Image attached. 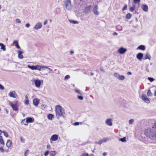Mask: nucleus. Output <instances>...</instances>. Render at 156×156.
Returning <instances> with one entry per match:
<instances>
[{"instance_id": "1", "label": "nucleus", "mask_w": 156, "mask_h": 156, "mask_svg": "<svg viewBox=\"0 0 156 156\" xmlns=\"http://www.w3.org/2000/svg\"><path fill=\"white\" fill-rule=\"evenodd\" d=\"M55 113L57 117L59 119L60 116L63 118L65 117V114L62 107L60 105H57L55 108Z\"/></svg>"}, {"instance_id": "2", "label": "nucleus", "mask_w": 156, "mask_h": 156, "mask_svg": "<svg viewBox=\"0 0 156 156\" xmlns=\"http://www.w3.org/2000/svg\"><path fill=\"white\" fill-rule=\"evenodd\" d=\"M144 134L147 137H148L151 139L153 138V136L154 132L150 128H148L146 129L144 132Z\"/></svg>"}, {"instance_id": "3", "label": "nucleus", "mask_w": 156, "mask_h": 156, "mask_svg": "<svg viewBox=\"0 0 156 156\" xmlns=\"http://www.w3.org/2000/svg\"><path fill=\"white\" fill-rule=\"evenodd\" d=\"M17 103L18 102L17 101H15L12 102H9V104L12 108L13 110L15 111H18L19 106Z\"/></svg>"}, {"instance_id": "4", "label": "nucleus", "mask_w": 156, "mask_h": 156, "mask_svg": "<svg viewBox=\"0 0 156 156\" xmlns=\"http://www.w3.org/2000/svg\"><path fill=\"white\" fill-rule=\"evenodd\" d=\"M65 6L66 9L69 11H71L72 9L70 0H66L64 2Z\"/></svg>"}, {"instance_id": "5", "label": "nucleus", "mask_w": 156, "mask_h": 156, "mask_svg": "<svg viewBox=\"0 0 156 156\" xmlns=\"http://www.w3.org/2000/svg\"><path fill=\"white\" fill-rule=\"evenodd\" d=\"M114 76L119 80H123L125 79V76L122 75L115 73H114Z\"/></svg>"}, {"instance_id": "6", "label": "nucleus", "mask_w": 156, "mask_h": 156, "mask_svg": "<svg viewBox=\"0 0 156 156\" xmlns=\"http://www.w3.org/2000/svg\"><path fill=\"white\" fill-rule=\"evenodd\" d=\"M42 23L40 22H38L35 24L34 28L35 30H38L41 28L42 27Z\"/></svg>"}, {"instance_id": "7", "label": "nucleus", "mask_w": 156, "mask_h": 156, "mask_svg": "<svg viewBox=\"0 0 156 156\" xmlns=\"http://www.w3.org/2000/svg\"><path fill=\"white\" fill-rule=\"evenodd\" d=\"M58 135L57 134L53 135L51 136L50 139V143H51L52 141H55L58 140Z\"/></svg>"}, {"instance_id": "8", "label": "nucleus", "mask_w": 156, "mask_h": 156, "mask_svg": "<svg viewBox=\"0 0 156 156\" xmlns=\"http://www.w3.org/2000/svg\"><path fill=\"white\" fill-rule=\"evenodd\" d=\"M142 100L144 101L146 103L149 104L150 103L149 99L147 98V95L145 94H143L142 96Z\"/></svg>"}, {"instance_id": "9", "label": "nucleus", "mask_w": 156, "mask_h": 156, "mask_svg": "<svg viewBox=\"0 0 156 156\" xmlns=\"http://www.w3.org/2000/svg\"><path fill=\"white\" fill-rule=\"evenodd\" d=\"M126 51L127 49L126 48L121 47L118 50V52L121 54H123Z\"/></svg>"}, {"instance_id": "10", "label": "nucleus", "mask_w": 156, "mask_h": 156, "mask_svg": "<svg viewBox=\"0 0 156 156\" xmlns=\"http://www.w3.org/2000/svg\"><path fill=\"white\" fill-rule=\"evenodd\" d=\"M35 87L37 88L40 87L41 85V81L39 80H36L34 81Z\"/></svg>"}, {"instance_id": "11", "label": "nucleus", "mask_w": 156, "mask_h": 156, "mask_svg": "<svg viewBox=\"0 0 156 156\" xmlns=\"http://www.w3.org/2000/svg\"><path fill=\"white\" fill-rule=\"evenodd\" d=\"M9 94L10 97L13 98H16L17 96V94L15 91L10 92Z\"/></svg>"}, {"instance_id": "12", "label": "nucleus", "mask_w": 156, "mask_h": 156, "mask_svg": "<svg viewBox=\"0 0 156 156\" xmlns=\"http://www.w3.org/2000/svg\"><path fill=\"white\" fill-rule=\"evenodd\" d=\"M112 119H106L105 121L106 124L109 126H111L112 125Z\"/></svg>"}, {"instance_id": "13", "label": "nucleus", "mask_w": 156, "mask_h": 156, "mask_svg": "<svg viewBox=\"0 0 156 156\" xmlns=\"http://www.w3.org/2000/svg\"><path fill=\"white\" fill-rule=\"evenodd\" d=\"M40 102V100L39 99L37 98H34L33 100V104L35 106H38Z\"/></svg>"}, {"instance_id": "14", "label": "nucleus", "mask_w": 156, "mask_h": 156, "mask_svg": "<svg viewBox=\"0 0 156 156\" xmlns=\"http://www.w3.org/2000/svg\"><path fill=\"white\" fill-rule=\"evenodd\" d=\"M141 8L142 10L145 12H147L148 11V7L146 5H142L141 6Z\"/></svg>"}, {"instance_id": "15", "label": "nucleus", "mask_w": 156, "mask_h": 156, "mask_svg": "<svg viewBox=\"0 0 156 156\" xmlns=\"http://www.w3.org/2000/svg\"><path fill=\"white\" fill-rule=\"evenodd\" d=\"M45 66H41L40 65H36V70L41 71L42 69H45Z\"/></svg>"}, {"instance_id": "16", "label": "nucleus", "mask_w": 156, "mask_h": 156, "mask_svg": "<svg viewBox=\"0 0 156 156\" xmlns=\"http://www.w3.org/2000/svg\"><path fill=\"white\" fill-rule=\"evenodd\" d=\"M98 6L97 5H95L93 9L94 13L96 15H98L99 13L98 11Z\"/></svg>"}, {"instance_id": "17", "label": "nucleus", "mask_w": 156, "mask_h": 156, "mask_svg": "<svg viewBox=\"0 0 156 156\" xmlns=\"http://www.w3.org/2000/svg\"><path fill=\"white\" fill-rule=\"evenodd\" d=\"M34 122V119L33 118L27 117L26 118V122L27 123H31Z\"/></svg>"}, {"instance_id": "18", "label": "nucleus", "mask_w": 156, "mask_h": 156, "mask_svg": "<svg viewBox=\"0 0 156 156\" xmlns=\"http://www.w3.org/2000/svg\"><path fill=\"white\" fill-rule=\"evenodd\" d=\"M143 56L142 53H139L136 55V58L139 60H140Z\"/></svg>"}, {"instance_id": "19", "label": "nucleus", "mask_w": 156, "mask_h": 156, "mask_svg": "<svg viewBox=\"0 0 156 156\" xmlns=\"http://www.w3.org/2000/svg\"><path fill=\"white\" fill-rule=\"evenodd\" d=\"M12 44L13 45L15 46L17 48L19 49L20 48V47L18 44V42L17 41H14L13 42Z\"/></svg>"}, {"instance_id": "20", "label": "nucleus", "mask_w": 156, "mask_h": 156, "mask_svg": "<svg viewBox=\"0 0 156 156\" xmlns=\"http://www.w3.org/2000/svg\"><path fill=\"white\" fill-rule=\"evenodd\" d=\"M151 58V57L150 55L148 53H147L145 56V58H144V60H146L148 59L150 60Z\"/></svg>"}, {"instance_id": "21", "label": "nucleus", "mask_w": 156, "mask_h": 156, "mask_svg": "<svg viewBox=\"0 0 156 156\" xmlns=\"http://www.w3.org/2000/svg\"><path fill=\"white\" fill-rule=\"evenodd\" d=\"M12 142L10 140H8L7 141L6 145L8 147H10L12 145Z\"/></svg>"}, {"instance_id": "22", "label": "nucleus", "mask_w": 156, "mask_h": 156, "mask_svg": "<svg viewBox=\"0 0 156 156\" xmlns=\"http://www.w3.org/2000/svg\"><path fill=\"white\" fill-rule=\"evenodd\" d=\"M57 154V152L56 151H50L49 155L50 156H55Z\"/></svg>"}, {"instance_id": "23", "label": "nucleus", "mask_w": 156, "mask_h": 156, "mask_svg": "<svg viewBox=\"0 0 156 156\" xmlns=\"http://www.w3.org/2000/svg\"><path fill=\"white\" fill-rule=\"evenodd\" d=\"M22 51H19L18 57L19 58L22 59L23 58V56L22 55Z\"/></svg>"}, {"instance_id": "24", "label": "nucleus", "mask_w": 156, "mask_h": 156, "mask_svg": "<svg viewBox=\"0 0 156 156\" xmlns=\"http://www.w3.org/2000/svg\"><path fill=\"white\" fill-rule=\"evenodd\" d=\"M25 98V99L24 101V104L26 105H28L29 104V100L28 98V97L27 95H26Z\"/></svg>"}, {"instance_id": "25", "label": "nucleus", "mask_w": 156, "mask_h": 156, "mask_svg": "<svg viewBox=\"0 0 156 156\" xmlns=\"http://www.w3.org/2000/svg\"><path fill=\"white\" fill-rule=\"evenodd\" d=\"M135 8V5L134 4H133V6L132 7H130L129 9V10L131 12H133Z\"/></svg>"}, {"instance_id": "26", "label": "nucleus", "mask_w": 156, "mask_h": 156, "mask_svg": "<svg viewBox=\"0 0 156 156\" xmlns=\"http://www.w3.org/2000/svg\"><path fill=\"white\" fill-rule=\"evenodd\" d=\"M137 49H138L140 50H145V48L144 45H140L138 46V47L137 48Z\"/></svg>"}, {"instance_id": "27", "label": "nucleus", "mask_w": 156, "mask_h": 156, "mask_svg": "<svg viewBox=\"0 0 156 156\" xmlns=\"http://www.w3.org/2000/svg\"><path fill=\"white\" fill-rule=\"evenodd\" d=\"M0 46L1 47V49H3V51H5L6 49L5 45L2 43H0Z\"/></svg>"}, {"instance_id": "28", "label": "nucleus", "mask_w": 156, "mask_h": 156, "mask_svg": "<svg viewBox=\"0 0 156 156\" xmlns=\"http://www.w3.org/2000/svg\"><path fill=\"white\" fill-rule=\"evenodd\" d=\"M80 156H94V155L92 154H89L87 153H85L82 154Z\"/></svg>"}, {"instance_id": "29", "label": "nucleus", "mask_w": 156, "mask_h": 156, "mask_svg": "<svg viewBox=\"0 0 156 156\" xmlns=\"http://www.w3.org/2000/svg\"><path fill=\"white\" fill-rule=\"evenodd\" d=\"M47 118L49 119L52 120L53 118V115L51 114H49L48 115Z\"/></svg>"}, {"instance_id": "30", "label": "nucleus", "mask_w": 156, "mask_h": 156, "mask_svg": "<svg viewBox=\"0 0 156 156\" xmlns=\"http://www.w3.org/2000/svg\"><path fill=\"white\" fill-rule=\"evenodd\" d=\"M27 67L31 69L32 70H36V66H31L30 65H28Z\"/></svg>"}, {"instance_id": "31", "label": "nucleus", "mask_w": 156, "mask_h": 156, "mask_svg": "<svg viewBox=\"0 0 156 156\" xmlns=\"http://www.w3.org/2000/svg\"><path fill=\"white\" fill-rule=\"evenodd\" d=\"M131 16H132L131 14H130V13H128L126 15V18L127 19H129L131 18Z\"/></svg>"}, {"instance_id": "32", "label": "nucleus", "mask_w": 156, "mask_h": 156, "mask_svg": "<svg viewBox=\"0 0 156 156\" xmlns=\"http://www.w3.org/2000/svg\"><path fill=\"white\" fill-rule=\"evenodd\" d=\"M0 143L1 144L3 145L5 144L4 141L3 140L2 137L1 136H0Z\"/></svg>"}, {"instance_id": "33", "label": "nucleus", "mask_w": 156, "mask_h": 156, "mask_svg": "<svg viewBox=\"0 0 156 156\" xmlns=\"http://www.w3.org/2000/svg\"><path fill=\"white\" fill-rule=\"evenodd\" d=\"M70 22L73 24H77L78 23V22L77 21H74L72 20H69Z\"/></svg>"}, {"instance_id": "34", "label": "nucleus", "mask_w": 156, "mask_h": 156, "mask_svg": "<svg viewBox=\"0 0 156 156\" xmlns=\"http://www.w3.org/2000/svg\"><path fill=\"white\" fill-rule=\"evenodd\" d=\"M45 69H47L49 70V73H53V71L51 69L48 67L47 66H45Z\"/></svg>"}, {"instance_id": "35", "label": "nucleus", "mask_w": 156, "mask_h": 156, "mask_svg": "<svg viewBox=\"0 0 156 156\" xmlns=\"http://www.w3.org/2000/svg\"><path fill=\"white\" fill-rule=\"evenodd\" d=\"M126 137H124L122 138H121L119 139V140L122 141V142H124L126 141Z\"/></svg>"}, {"instance_id": "36", "label": "nucleus", "mask_w": 156, "mask_h": 156, "mask_svg": "<svg viewBox=\"0 0 156 156\" xmlns=\"http://www.w3.org/2000/svg\"><path fill=\"white\" fill-rule=\"evenodd\" d=\"M103 143H104V142H103V139H102V140H100L98 142H95V144H102Z\"/></svg>"}, {"instance_id": "37", "label": "nucleus", "mask_w": 156, "mask_h": 156, "mask_svg": "<svg viewBox=\"0 0 156 156\" xmlns=\"http://www.w3.org/2000/svg\"><path fill=\"white\" fill-rule=\"evenodd\" d=\"M147 95L149 96H151L152 95V93L151 92V91L150 90H149L147 92Z\"/></svg>"}, {"instance_id": "38", "label": "nucleus", "mask_w": 156, "mask_h": 156, "mask_svg": "<svg viewBox=\"0 0 156 156\" xmlns=\"http://www.w3.org/2000/svg\"><path fill=\"white\" fill-rule=\"evenodd\" d=\"M3 134L6 137H8V135L7 133L6 132H5V131H3Z\"/></svg>"}, {"instance_id": "39", "label": "nucleus", "mask_w": 156, "mask_h": 156, "mask_svg": "<svg viewBox=\"0 0 156 156\" xmlns=\"http://www.w3.org/2000/svg\"><path fill=\"white\" fill-rule=\"evenodd\" d=\"M103 140L104 142H106L108 141L109 140V139L108 138H105L102 139Z\"/></svg>"}, {"instance_id": "40", "label": "nucleus", "mask_w": 156, "mask_h": 156, "mask_svg": "<svg viewBox=\"0 0 156 156\" xmlns=\"http://www.w3.org/2000/svg\"><path fill=\"white\" fill-rule=\"evenodd\" d=\"M49 153L50 151H46L44 153V156H47L49 154Z\"/></svg>"}, {"instance_id": "41", "label": "nucleus", "mask_w": 156, "mask_h": 156, "mask_svg": "<svg viewBox=\"0 0 156 156\" xmlns=\"http://www.w3.org/2000/svg\"><path fill=\"white\" fill-rule=\"evenodd\" d=\"M117 29L119 31H121L122 30V27L120 26H117Z\"/></svg>"}, {"instance_id": "42", "label": "nucleus", "mask_w": 156, "mask_h": 156, "mask_svg": "<svg viewBox=\"0 0 156 156\" xmlns=\"http://www.w3.org/2000/svg\"><path fill=\"white\" fill-rule=\"evenodd\" d=\"M148 80H149L150 82H152L154 80V79L151 77H148Z\"/></svg>"}, {"instance_id": "43", "label": "nucleus", "mask_w": 156, "mask_h": 156, "mask_svg": "<svg viewBox=\"0 0 156 156\" xmlns=\"http://www.w3.org/2000/svg\"><path fill=\"white\" fill-rule=\"evenodd\" d=\"M29 153V151L28 150H27L24 153V156H27L28 154Z\"/></svg>"}, {"instance_id": "44", "label": "nucleus", "mask_w": 156, "mask_h": 156, "mask_svg": "<svg viewBox=\"0 0 156 156\" xmlns=\"http://www.w3.org/2000/svg\"><path fill=\"white\" fill-rule=\"evenodd\" d=\"M134 122V120L133 119H131L129 121V123L130 124H132Z\"/></svg>"}, {"instance_id": "45", "label": "nucleus", "mask_w": 156, "mask_h": 156, "mask_svg": "<svg viewBox=\"0 0 156 156\" xmlns=\"http://www.w3.org/2000/svg\"><path fill=\"white\" fill-rule=\"evenodd\" d=\"M77 98L78 99L81 100H83V97L82 96H78Z\"/></svg>"}, {"instance_id": "46", "label": "nucleus", "mask_w": 156, "mask_h": 156, "mask_svg": "<svg viewBox=\"0 0 156 156\" xmlns=\"http://www.w3.org/2000/svg\"><path fill=\"white\" fill-rule=\"evenodd\" d=\"M16 22L17 23H20L21 21L18 19H17L16 20Z\"/></svg>"}, {"instance_id": "47", "label": "nucleus", "mask_w": 156, "mask_h": 156, "mask_svg": "<svg viewBox=\"0 0 156 156\" xmlns=\"http://www.w3.org/2000/svg\"><path fill=\"white\" fill-rule=\"evenodd\" d=\"M127 5H125L124 7L122 8V10L123 11H124L126 10L127 9Z\"/></svg>"}, {"instance_id": "48", "label": "nucleus", "mask_w": 156, "mask_h": 156, "mask_svg": "<svg viewBox=\"0 0 156 156\" xmlns=\"http://www.w3.org/2000/svg\"><path fill=\"white\" fill-rule=\"evenodd\" d=\"M70 78V76L69 75H67L65 77V79H68Z\"/></svg>"}, {"instance_id": "49", "label": "nucleus", "mask_w": 156, "mask_h": 156, "mask_svg": "<svg viewBox=\"0 0 156 156\" xmlns=\"http://www.w3.org/2000/svg\"><path fill=\"white\" fill-rule=\"evenodd\" d=\"M75 91L76 93H78V94H81L80 92V90H77V89H75Z\"/></svg>"}, {"instance_id": "50", "label": "nucleus", "mask_w": 156, "mask_h": 156, "mask_svg": "<svg viewBox=\"0 0 156 156\" xmlns=\"http://www.w3.org/2000/svg\"><path fill=\"white\" fill-rule=\"evenodd\" d=\"M0 151L2 152H4L5 150L2 147H0Z\"/></svg>"}, {"instance_id": "51", "label": "nucleus", "mask_w": 156, "mask_h": 156, "mask_svg": "<svg viewBox=\"0 0 156 156\" xmlns=\"http://www.w3.org/2000/svg\"><path fill=\"white\" fill-rule=\"evenodd\" d=\"M0 89L3 90L4 89V87L1 84H0Z\"/></svg>"}, {"instance_id": "52", "label": "nucleus", "mask_w": 156, "mask_h": 156, "mask_svg": "<svg viewBox=\"0 0 156 156\" xmlns=\"http://www.w3.org/2000/svg\"><path fill=\"white\" fill-rule=\"evenodd\" d=\"M25 26L26 27L29 28L30 27V25L29 23H27L26 24Z\"/></svg>"}, {"instance_id": "53", "label": "nucleus", "mask_w": 156, "mask_h": 156, "mask_svg": "<svg viewBox=\"0 0 156 156\" xmlns=\"http://www.w3.org/2000/svg\"><path fill=\"white\" fill-rule=\"evenodd\" d=\"M134 2L135 3H136L137 2H139L140 1V0H133Z\"/></svg>"}, {"instance_id": "54", "label": "nucleus", "mask_w": 156, "mask_h": 156, "mask_svg": "<svg viewBox=\"0 0 156 156\" xmlns=\"http://www.w3.org/2000/svg\"><path fill=\"white\" fill-rule=\"evenodd\" d=\"M79 124V123L78 122H75V123H74V126H77V125H78Z\"/></svg>"}, {"instance_id": "55", "label": "nucleus", "mask_w": 156, "mask_h": 156, "mask_svg": "<svg viewBox=\"0 0 156 156\" xmlns=\"http://www.w3.org/2000/svg\"><path fill=\"white\" fill-rule=\"evenodd\" d=\"M51 148V146L49 144H48L47 146V149H49Z\"/></svg>"}, {"instance_id": "56", "label": "nucleus", "mask_w": 156, "mask_h": 156, "mask_svg": "<svg viewBox=\"0 0 156 156\" xmlns=\"http://www.w3.org/2000/svg\"><path fill=\"white\" fill-rule=\"evenodd\" d=\"M47 22H48V20H45L44 21V25H46V24H47Z\"/></svg>"}, {"instance_id": "57", "label": "nucleus", "mask_w": 156, "mask_h": 156, "mask_svg": "<svg viewBox=\"0 0 156 156\" xmlns=\"http://www.w3.org/2000/svg\"><path fill=\"white\" fill-rule=\"evenodd\" d=\"M156 138V132L154 133L153 136V138Z\"/></svg>"}, {"instance_id": "58", "label": "nucleus", "mask_w": 156, "mask_h": 156, "mask_svg": "<svg viewBox=\"0 0 156 156\" xmlns=\"http://www.w3.org/2000/svg\"><path fill=\"white\" fill-rule=\"evenodd\" d=\"M21 141L23 143H24V140L22 138H21Z\"/></svg>"}, {"instance_id": "59", "label": "nucleus", "mask_w": 156, "mask_h": 156, "mask_svg": "<svg viewBox=\"0 0 156 156\" xmlns=\"http://www.w3.org/2000/svg\"><path fill=\"white\" fill-rule=\"evenodd\" d=\"M127 74L128 75H130L132 74V73L131 72H128L127 73Z\"/></svg>"}, {"instance_id": "60", "label": "nucleus", "mask_w": 156, "mask_h": 156, "mask_svg": "<svg viewBox=\"0 0 156 156\" xmlns=\"http://www.w3.org/2000/svg\"><path fill=\"white\" fill-rule=\"evenodd\" d=\"M106 154H107V153L105 152H104L103 153V155L104 156H105Z\"/></svg>"}, {"instance_id": "61", "label": "nucleus", "mask_w": 156, "mask_h": 156, "mask_svg": "<svg viewBox=\"0 0 156 156\" xmlns=\"http://www.w3.org/2000/svg\"><path fill=\"white\" fill-rule=\"evenodd\" d=\"M117 34H118L116 32H114L113 33V35H117Z\"/></svg>"}, {"instance_id": "62", "label": "nucleus", "mask_w": 156, "mask_h": 156, "mask_svg": "<svg viewBox=\"0 0 156 156\" xmlns=\"http://www.w3.org/2000/svg\"><path fill=\"white\" fill-rule=\"evenodd\" d=\"M100 70H101V71H103V72H105V70H104V69H103L102 68H100Z\"/></svg>"}, {"instance_id": "63", "label": "nucleus", "mask_w": 156, "mask_h": 156, "mask_svg": "<svg viewBox=\"0 0 156 156\" xmlns=\"http://www.w3.org/2000/svg\"><path fill=\"white\" fill-rule=\"evenodd\" d=\"M74 53V51H70V53L71 54H73Z\"/></svg>"}, {"instance_id": "64", "label": "nucleus", "mask_w": 156, "mask_h": 156, "mask_svg": "<svg viewBox=\"0 0 156 156\" xmlns=\"http://www.w3.org/2000/svg\"><path fill=\"white\" fill-rule=\"evenodd\" d=\"M154 96H156V90L154 91Z\"/></svg>"}]
</instances>
